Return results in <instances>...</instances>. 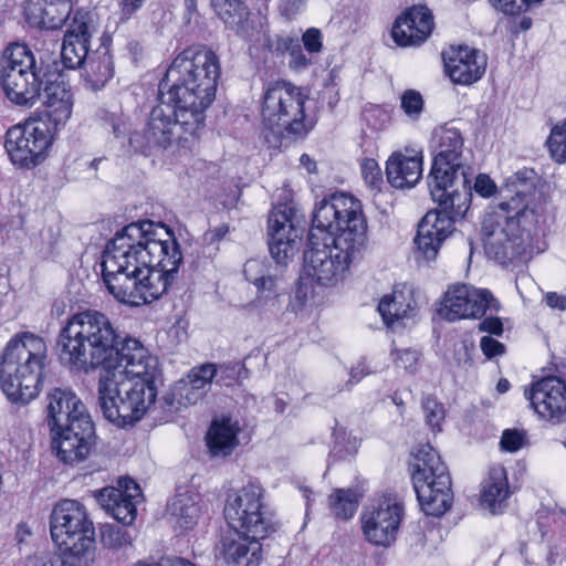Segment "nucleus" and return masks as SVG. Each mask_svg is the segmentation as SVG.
I'll use <instances>...</instances> for the list:
<instances>
[{
	"label": "nucleus",
	"mask_w": 566,
	"mask_h": 566,
	"mask_svg": "<svg viewBox=\"0 0 566 566\" xmlns=\"http://www.w3.org/2000/svg\"><path fill=\"white\" fill-rule=\"evenodd\" d=\"M263 499L264 490L256 481L230 493L224 516L231 528L251 538H264L272 527V515Z\"/></svg>",
	"instance_id": "obj_13"
},
{
	"label": "nucleus",
	"mask_w": 566,
	"mask_h": 566,
	"mask_svg": "<svg viewBox=\"0 0 566 566\" xmlns=\"http://www.w3.org/2000/svg\"><path fill=\"white\" fill-rule=\"evenodd\" d=\"M405 506L397 494L386 492L374 499L361 516L366 539L378 546H389L396 541Z\"/></svg>",
	"instance_id": "obj_14"
},
{
	"label": "nucleus",
	"mask_w": 566,
	"mask_h": 566,
	"mask_svg": "<svg viewBox=\"0 0 566 566\" xmlns=\"http://www.w3.org/2000/svg\"><path fill=\"white\" fill-rule=\"evenodd\" d=\"M176 387L184 407L195 405L203 397L202 391H196L193 387L186 382V380L178 381Z\"/></svg>",
	"instance_id": "obj_53"
},
{
	"label": "nucleus",
	"mask_w": 566,
	"mask_h": 566,
	"mask_svg": "<svg viewBox=\"0 0 566 566\" xmlns=\"http://www.w3.org/2000/svg\"><path fill=\"white\" fill-rule=\"evenodd\" d=\"M242 373L247 374V369L241 364H227L217 367V382L224 386H230L234 380L242 376Z\"/></svg>",
	"instance_id": "obj_49"
},
{
	"label": "nucleus",
	"mask_w": 566,
	"mask_h": 566,
	"mask_svg": "<svg viewBox=\"0 0 566 566\" xmlns=\"http://www.w3.org/2000/svg\"><path fill=\"white\" fill-rule=\"evenodd\" d=\"M525 441V436L518 430L507 429L503 432L501 438V448L509 452H515L520 450Z\"/></svg>",
	"instance_id": "obj_51"
},
{
	"label": "nucleus",
	"mask_w": 566,
	"mask_h": 566,
	"mask_svg": "<svg viewBox=\"0 0 566 566\" xmlns=\"http://www.w3.org/2000/svg\"><path fill=\"white\" fill-rule=\"evenodd\" d=\"M535 224L499 209L489 213L482 222L486 255L503 265L513 263L526 252Z\"/></svg>",
	"instance_id": "obj_11"
},
{
	"label": "nucleus",
	"mask_w": 566,
	"mask_h": 566,
	"mask_svg": "<svg viewBox=\"0 0 566 566\" xmlns=\"http://www.w3.org/2000/svg\"><path fill=\"white\" fill-rule=\"evenodd\" d=\"M509 494L510 490L504 468L492 469L484 482L482 504L486 505L492 513H496L502 509V504L506 501Z\"/></svg>",
	"instance_id": "obj_36"
},
{
	"label": "nucleus",
	"mask_w": 566,
	"mask_h": 566,
	"mask_svg": "<svg viewBox=\"0 0 566 566\" xmlns=\"http://www.w3.org/2000/svg\"><path fill=\"white\" fill-rule=\"evenodd\" d=\"M211 6L228 28L245 38L252 35L254 25L250 11L241 0H212Z\"/></svg>",
	"instance_id": "obj_31"
},
{
	"label": "nucleus",
	"mask_w": 566,
	"mask_h": 566,
	"mask_svg": "<svg viewBox=\"0 0 566 566\" xmlns=\"http://www.w3.org/2000/svg\"><path fill=\"white\" fill-rule=\"evenodd\" d=\"M316 232L326 233L325 240L344 239L365 248L367 221L360 200L346 192L324 197L313 211L310 240H314Z\"/></svg>",
	"instance_id": "obj_7"
},
{
	"label": "nucleus",
	"mask_w": 566,
	"mask_h": 566,
	"mask_svg": "<svg viewBox=\"0 0 566 566\" xmlns=\"http://www.w3.org/2000/svg\"><path fill=\"white\" fill-rule=\"evenodd\" d=\"M65 560L62 556L52 553H41L29 557L27 566H78L74 558Z\"/></svg>",
	"instance_id": "obj_47"
},
{
	"label": "nucleus",
	"mask_w": 566,
	"mask_h": 566,
	"mask_svg": "<svg viewBox=\"0 0 566 566\" xmlns=\"http://www.w3.org/2000/svg\"><path fill=\"white\" fill-rule=\"evenodd\" d=\"M474 190L482 197H490L495 192L496 186L489 176L480 174L475 178Z\"/></svg>",
	"instance_id": "obj_56"
},
{
	"label": "nucleus",
	"mask_w": 566,
	"mask_h": 566,
	"mask_svg": "<svg viewBox=\"0 0 566 566\" xmlns=\"http://www.w3.org/2000/svg\"><path fill=\"white\" fill-rule=\"evenodd\" d=\"M479 329L494 335H502L503 323L499 317L489 316L479 324Z\"/></svg>",
	"instance_id": "obj_58"
},
{
	"label": "nucleus",
	"mask_w": 566,
	"mask_h": 566,
	"mask_svg": "<svg viewBox=\"0 0 566 566\" xmlns=\"http://www.w3.org/2000/svg\"><path fill=\"white\" fill-rule=\"evenodd\" d=\"M452 217L440 209L429 211L418 224L416 244L423 258L434 260L439 249L454 231Z\"/></svg>",
	"instance_id": "obj_25"
},
{
	"label": "nucleus",
	"mask_w": 566,
	"mask_h": 566,
	"mask_svg": "<svg viewBox=\"0 0 566 566\" xmlns=\"http://www.w3.org/2000/svg\"><path fill=\"white\" fill-rule=\"evenodd\" d=\"M525 396L539 418L553 424L566 422V382L562 378L544 377Z\"/></svg>",
	"instance_id": "obj_20"
},
{
	"label": "nucleus",
	"mask_w": 566,
	"mask_h": 566,
	"mask_svg": "<svg viewBox=\"0 0 566 566\" xmlns=\"http://www.w3.org/2000/svg\"><path fill=\"white\" fill-rule=\"evenodd\" d=\"M386 175L388 182L397 188H411L422 176V156L392 154L387 160Z\"/></svg>",
	"instance_id": "obj_28"
},
{
	"label": "nucleus",
	"mask_w": 566,
	"mask_h": 566,
	"mask_svg": "<svg viewBox=\"0 0 566 566\" xmlns=\"http://www.w3.org/2000/svg\"><path fill=\"white\" fill-rule=\"evenodd\" d=\"M546 304L551 308H556L559 311L566 310V296L562 294H557L555 292H549L545 295Z\"/></svg>",
	"instance_id": "obj_61"
},
{
	"label": "nucleus",
	"mask_w": 566,
	"mask_h": 566,
	"mask_svg": "<svg viewBox=\"0 0 566 566\" xmlns=\"http://www.w3.org/2000/svg\"><path fill=\"white\" fill-rule=\"evenodd\" d=\"M361 172L366 182L371 186H376L380 180L377 163L373 159H368L363 164Z\"/></svg>",
	"instance_id": "obj_57"
},
{
	"label": "nucleus",
	"mask_w": 566,
	"mask_h": 566,
	"mask_svg": "<svg viewBox=\"0 0 566 566\" xmlns=\"http://www.w3.org/2000/svg\"><path fill=\"white\" fill-rule=\"evenodd\" d=\"M446 72L455 84L471 85L479 81L486 69V55L474 48L451 46L443 52Z\"/></svg>",
	"instance_id": "obj_22"
},
{
	"label": "nucleus",
	"mask_w": 566,
	"mask_h": 566,
	"mask_svg": "<svg viewBox=\"0 0 566 566\" xmlns=\"http://www.w3.org/2000/svg\"><path fill=\"white\" fill-rule=\"evenodd\" d=\"M51 65L36 64L33 53L21 44L8 46L3 53L1 84L7 97L19 106L31 107L39 98L44 76Z\"/></svg>",
	"instance_id": "obj_10"
},
{
	"label": "nucleus",
	"mask_w": 566,
	"mask_h": 566,
	"mask_svg": "<svg viewBox=\"0 0 566 566\" xmlns=\"http://www.w3.org/2000/svg\"><path fill=\"white\" fill-rule=\"evenodd\" d=\"M394 361L398 368H402L409 373L417 369L419 353L415 349H395L391 352Z\"/></svg>",
	"instance_id": "obj_46"
},
{
	"label": "nucleus",
	"mask_w": 566,
	"mask_h": 566,
	"mask_svg": "<svg viewBox=\"0 0 566 566\" xmlns=\"http://www.w3.org/2000/svg\"><path fill=\"white\" fill-rule=\"evenodd\" d=\"M99 541L104 548L118 552L132 547L134 536L126 528L105 524L101 527Z\"/></svg>",
	"instance_id": "obj_38"
},
{
	"label": "nucleus",
	"mask_w": 566,
	"mask_h": 566,
	"mask_svg": "<svg viewBox=\"0 0 566 566\" xmlns=\"http://www.w3.org/2000/svg\"><path fill=\"white\" fill-rule=\"evenodd\" d=\"M378 311L387 326L406 325L405 321L413 317L416 312L411 291L395 290L391 294L385 295L378 304Z\"/></svg>",
	"instance_id": "obj_30"
},
{
	"label": "nucleus",
	"mask_w": 566,
	"mask_h": 566,
	"mask_svg": "<svg viewBox=\"0 0 566 566\" xmlns=\"http://www.w3.org/2000/svg\"><path fill=\"white\" fill-rule=\"evenodd\" d=\"M471 176L472 171L467 170L438 180L428 177L433 201L438 202L439 209L451 216L453 221L463 218L469 209L472 197Z\"/></svg>",
	"instance_id": "obj_19"
},
{
	"label": "nucleus",
	"mask_w": 566,
	"mask_h": 566,
	"mask_svg": "<svg viewBox=\"0 0 566 566\" xmlns=\"http://www.w3.org/2000/svg\"><path fill=\"white\" fill-rule=\"evenodd\" d=\"M88 45L90 43H86L85 40L73 41L64 39L61 48V57L64 66L67 69L82 66L91 54L88 53Z\"/></svg>",
	"instance_id": "obj_39"
},
{
	"label": "nucleus",
	"mask_w": 566,
	"mask_h": 566,
	"mask_svg": "<svg viewBox=\"0 0 566 566\" xmlns=\"http://www.w3.org/2000/svg\"><path fill=\"white\" fill-rule=\"evenodd\" d=\"M306 0H281L280 8L287 18L295 15L305 4Z\"/></svg>",
	"instance_id": "obj_59"
},
{
	"label": "nucleus",
	"mask_w": 566,
	"mask_h": 566,
	"mask_svg": "<svg viewBox=\"0 0 566 566\" xmlns=\"http://www.w3.org/2000/svg\"><path fill=\"white\" fill-rule=\"evenodd\" d=\"M101 506L123 525H132L137 515L136 504L142 497L139 485L130 478L118 481V488L108 486L95 493Z\"/></svg>",
	"instance_id": "obj_21"
},
{
	"label": "nucleus",
	"mask_w": 566,
	"mask_h": 566,
	"mask_svg": "<svg viewBox=\"0 0 566 566\" xmlns=\"http://www.w3.org/2000/svg\"><path fill=\"white\" fill-rule=\"evenodd\" d=\"M500 311L499 301L489 290L476 289L465 284L450 287L438 314L450 322L462 318H476Z\"/></svg>",
	"instance_id": "obj_16"
},
{
	"label": "nucleus",
	"mask_w": 566,
	"mask_h": 566,
	"mask_svg": "<svg viewBox=\"0 0 566 566\" xmlns=\"http://www.w3.org/2000/svg\"><path fill=\"white\" fill-rule=\"evenodd\" d=\"M547 145L551 156L556 161H566V120L552 128Z\"/></svg>",
	"instance_id": "obj_43"
},
{
	"label": "nucleus",
	"mask_w": 566,
	"mask_h": 566,
	"mask_svg": "<svg viewBox=\"0 0 566 566\" xmlns=\"http://www.w3.org/2000/svg\"><path fill=\"white\" fill-rule=\"evenodd\" d=\"M83 78L88 88H103L114 75L113 56L107 48H101L87 56L83 64Z\"/></svg>",
	"instance_id": "obj_33"
},
{
	"label": "nucleus",
	"mask_w": 566,
	"mask_h": 566,
	"mask_svg": "<svg viewBox=\"0 0 566 566\" xmlns=\"http://www.w3.org/2000/svg\"><path fill=\"white\" fill-rule=\"evenodd\" d=\"M306 98L300 87L287 82L273 83L265 90L261 116L270 132L268 142L274 147L289 146L312 129L313 122L306 118L304 111Z\"/></svg>",
	"instance_id": "obj_6"
},
{
	"label": "nucleus",
	"mask_w": 566,
	"mask_h": 566,
	"mask_svg": "<svg viewBox=\"0 0 566 566\" xmlns=\"http://www.w3.org/2000/svg\"><path fill=\"white\" fill-rule=\"evenodd\" d=\"M46 421L50 429L61 428L88 416L82 400L67 388H53L46 395Z\"/></svg>",
	"instance_id": "obj_26"
},
{
	"label": "nucleus",
	"mask_w": 566,
	"mask_h": 566,
	"mask_svg": "<svg viewBox=\"0 0 566 566\" xmlns=\"http://www.w3.org/2000/svg\"><path fill=\"white\" fill-rule=\"evenodd\" d=\"M277 49L290 52V65L294 69H303L308 64V60L303 54L300 42L292 36H283L277 42Z\"/></svg>",
	"instance_id": "obj_44"
},
{
	"label": "nucleus",
	"mask_w": 566,
	"mask_h": 566,
	"mask_svg": "<svg viewBox=\"0 0 566 566\" xmlns=\"http://www.w3.org/2000/svg\"><path fill=\"white\" fill-rule=\"evenodd\" d=\"M72 9V0H29L24 12L31 25L57 29L67 20Z\"/></svg>",
	"instance_id": "obj_27"
},
{
	"label": "nucleus",
	"mask_w": 566,
	"mask_h": 566,
	"mask_svg": "<svg viewBox=\"0 0 566 566\" xmlns=\"http://www.w3.org/2000/svg\"><path fill=\"white\" fill-rule=\"evenodd\" d=\"M144 3V0H123L122 10L123 14L126 17L132 15L136 10H138Z\"/></svg>",
	"instance_id": "obj_62"
},
{
	"label": "nucleus",
	"mask_w": 566,
	"mask_h": 566,
	"mask_svg": "<svg viewBox=\"0 0 566 566\" xmlns=\"http://www.w3.org/2000/svg\"><path fill=\"white\" fill-rule=\"evenodd\" d=\"M159 402L166 412H178L184 408L176 384L161 396Z\"/></svg>",
	"instance_id": "obj_52"
},
{
	"label": "nucleus",
	"mask_w": 566,
	"mask_h": 566,
	"mask_svg": "<svg viewBox=\"0 0 566 566\" xmlns=\"http://www.w3.org/2000/svg\"><path fill=\"white\" fill-rule=\"evenodd\" d=\"M480 347L486 358L491 359L504 354V345L491 336H483L480 340Z\"/></svg>",
	"instance_id": "obj_55"
},
{
	"label": "nucleus",
	"mask_w": 566,
	"mask_h": 566,
	"mask_svg": "<svg viewBox=\"0 0 566 566\" xmlns=\"http://www.w3.org/2000/svg\"><path fill=\"white\" fill-rule=\"evenodd\" d=\"M433 161L428 177L434 180L451 174L471 170L463 163V138L460 130L448 125L436 128L431 137Z\"/></svg>",
	"instance_id": "obj_17"
},
{
	"label": "nucleus",
	"mask_w": 566,
	"mask_h": 566,
	"mask_svg": "<svg viewBox=\"0 0 566 566\" xmlns=\"http://www.w3.org/2000/svg\"><path fill=\"white\" fill-rule=\"evenodd\" d=\"M526 186H516V189H506L513 193L511 198L499 205V210H503L515 217L522 218L525 223H537L536 214V186L533 189H525Z\"/></svg>",
	"instance_id": "obj_35"
},
{
	"label": "nucleus",
	"mask_w": 566,
	"mask_h": 566,
	"mask_svg": "<svg viewBox=\"0 0 566 566\" xmlns=\"http://www.w3.org/2000/svg\"><path fill=\"white\" fill-rule=\"evenodd\" d=\"M302 42L310 53H317L322 50V33L318 29L311 28L305 31Z\"/></svg>",
	"instance_id": "obj_54"
},
{
	"label": "nucleus",
	"mask_w": 566,
	"mask_h": 566,
	"mask_svg": "<svg viewBox=\"0 0 566 566\" xmlns=\"http://www.w3.org/2000/svg\"><path fill=\"white\" fill-rule=\"evenodd\" d=\"M239 427L229 418L212 421L207 433V446L214 457L230 454L238 446Z\"/></svg>",
	"instance_id": "obj_34"
},
{
	"label": "nucleus",
	"mask_w": 566,
	"mask_h": 566,
	"mask_svg": "<svg viewBox=\"0 0 566 566\" xmlns=\"http://www.w3.org/2000/svg\"><path fill=\"white\" fill-rule=\"evenodd\" d=\"M48 365V346L43 337L20 332L10 338L0 354V388L18 405L35 399Z\"/></svg>",
	"instance_id": "obj_4"
},
{
	"label": "nucleus",
	"mask_w": 566,
	"mask_h": 566,
	"mask_svg": "<svg viewBox=\"0 0 566 566\" xmlns=\"http://www.w3.org/2000/svg\"><path fill=\"white\" fill-rule=\"evenodd\" d=\"M370 371L365 367L363 363L358 364L350 370L349 379L345 385V388L349 390L355 384L359 382Z\"/></svg>",
	"instance_id": "obj_60"
},
{
	"label": "nucleus",
	"mask_w": 566,
	"mask_h": 566,
	"mask_svg": "<svg viewBox=\"0 0 566 566\" xmlns=\"http://www.w3.org/2000/svg\"><path fill=\"white\" fill-rule=\"evenodd\" d=\"M52 446L64 463H77L87 458L95 443L91 416H85L61 428L52 429Z\"/></svg>",
	"instance_id": "obj_18"
},
{
	"label": "nucleus",
	"mask_w": 566,
	"mask_h": 566,
	"mask_svg": "<svg viewBox=\"0 0 566 566\" xmlns=\"http://www.w3.org/2000/svg\"><path fill=\"white\" fill-rule=\"evenodd\" d=\"M202 510L201 497L190 492L177 494L168 506L170 517L181 531L192 530L202 516Z\"/></svg>",
	"instance_id": "obj_32"
},
{
	"label": "nucleus",
	"mask_w": 566,
	"mask_h": 566,
	"mask_svg": "<svg viewBox=\"0 0 566 566\" xmlns=\"http://www.w3.org/2000/svg\"><path fill=\"white\" fill-rule=\"evenodd\" d=\"M216 376L217 366L214 364H205L191 369L186 382L193 387L196 391H202L205 396Z\"/></svg>",
	"instance_id": "obj_42"
},
{
	"label": "nucleus",
	"mask_w": 566,
	"mask_h": 566,
	"mask_svg": "<svg viewBox=\"0 0 566 566\" xmlns=\"http://www.w3.org/2000/svg\"><path fill=\"white\" fill-rule=\"evenodd\" d=\"M422 408L427 423L432 429L440 430L441 422L444 419L443 406L439 401H437V399L432 397H427L422 401Z\"/></svg>",
	"instance_id": "obj_45"
},
{
	"label": "nucleus",
	"mask_w": 566,
	"mask_h": 566,
	"mask_svg": "<svg viewBox=\"0 0 566 566\" xmlns=\"http://www.w3.org/2000/svg\"><path fill=\"white\" fill-rule=\"evenodd\" d=\"M537 175L534 169L523 168L507 178L505 188L516 189V186L524 184L525 189H533L536 186Z\"/></svg>",
	"instance_id": "obj_50"
},
{
	"label": "nucleus",
	"mask_w": 566,
	"mask_h": 566,
	"mask_svg": "<svg viewBox=\"0 0 566 566\" xmlns=\"http://www.w3.org/2000/svg\"><path fill=\"white\" fill-rule=\"evenodd\" d=\"M51 143L49 126L43 122L30 120L8 129L4 147L14 165L30 168L44 159Z\"/></svg>",
	"instance_id": "obj_15"
},
{
	"label": "nucleus",
	"mask_w": 566,
	"mask_h": 566,
	"mask_svg": "<svg viewBox=\"0 0 566 566\" xmlns=\"http://www.w3.org/2000/svg\"><path fill=\"white\" fill-rule=\"evenodd\" d=\"M260 539L240 533L235 537H226L222 542L226 562L234 566H258L262 558Z\"/></svg>",
	"instance_id": "obj_29"
},
{
	"label": "nucleus",
	"mask_w": 566,
	"mask_h": 566,
	"mask_svg": "<svg viewBox=\"0 0 566 566\" xmlns=\"http://www.w3.org/2000/svg\"><path fill=\"white\" fill-rule=\"evenodd\" d=\"M358 507V495L352 489H337L329 495V509L338 520H349Z\"/></svg>",
	"instance_id": "obj_37"
},
{
	"label": "nucleus",
	"mask_w": 566,
	"mask_h": 566,
	"mask_svg": "<svg viewBox=\"0 0 566 566\" xmlns=\"http://www.w3.org/2000/svg\"><path fill=\"white\" fill-rule=\"evenodd\" d=\"M181 263L174 232L146 220L115 234L103 252L101 266L109 293L122 303L138 306L167 293Z\"/></svg>",
	"instance_id": "obj_3"
},
{
	"label": "nucleus",
	"mask_w": 566,
	"mask_h": 566,
	"mask_svg": "<svg viewBox=\"0 0 566 566\" xmlns=\"http://www.w3.org/2000/svg\"><path fill=\"white\" fill-rule=\"evenodd\" d=\"M55 352L70 370L103 369L98 403L115 426H134L156 402L157 358L135 338L120 340L102 312L87 310L70 316L57 334Z\"/></svg>",
	"instance_id": "obj_1"
},
{
	"label": "nucleus",
	"mask_w": 566,
	"mask_h": 566,
	"mask_svg": "<svg viewBox=\"0 0 566 566\" xmlns=\"http://www.w3.org/2000/svg\"><path fill=\"white\" fill-rule=\"evenodd\" d=\"M412 482L421 510L441 516L452 504L451 478L447 465L430 444H420L413 457Z\"/></svg>",
	"instance_id": "obj_9"
},
{
	"label": "nucleus",
	"mask_w": 566,
	"mask_h": 566,
	"mask_svg": "<svg viewBox=\"0 0 566 566\" xmlns=\"http://www.w3.org/2000/svg\"><path fill=\"white\" fill-rule=\"evenodd\" d=\"M43 76L45 78L39 99L46 107V116L57 128L65 125L71 117L73 108L72 94L62 80V75L53 65L48 67Z\"/></svg>",
	"instance_id": "obj_23"
},
{
	"label": "nucleus",
	"mask_w": 566,
	"mask_h": 566,
	"mask_svg": "<svg viewBox=\"0 0 566 566\" xmlns=\"http://www.w3.org/2000/svg\"><path fill=\"white\" fill-rule=\"evenodd\" d=\"M433 24V15L427 7L413 6L396 19L391 35L400 46H417L429 38Z\"/></svg>",
	"instance_id": "obj_24"
},
{
	"label": "nucleus",
	"mask_w": 566,
	"mask_h": 566,
	"mask_svg": "<svg viewBox=\"0 0 566 566\" xmlns=\"http://www.w3.org/2000/svg\"><path fill=\"white\" fill-rule=\"evenodd\" d=\"M219 76L220 63L212 50L193 45L180 52L159 83L158 105L143 130L129 135V144L143 153L174 145L190 148L205 126Z\"/></svg>",
	"instance_id": "obj_2"
},
{
	"label": "nucleus",
	"mask_w": 566,
	"mask_h": 566,
	"mask_svg": "<svg viewBox=\"0 0 566 566\" xmlns=\"http://www.w3.org/2000/svg\"><path fill=\"white\" fill-rule=\"evenodd\" d=\"M310 241L311 245L303 255L304 272L322 286H336L342 282L364 251V248L349 244L344 239L324 240L322 244Z\"/></svg>",
	"instance_id": "obj_12"
},
{
	"label": "nucleus",
	"mask_w": 566,
	"mask_h": 566,
	"mask_svg": "<svg viewBox=\"0 0 566 566\" xmlns=\"http://www.w3.org/2000/svg\"><path fill=\"white\" fill-rule=\"evenodd\" d=\"M101 124L104 129L111 132L115 138H125L129 130V120L122 111H107L99 112Z\"/></svg>",
	"instance_id": "obj_40"
},
{
	"label": "nucleus",
	"mask_w": 566,
	"mask_h": 566,
	"mask_svg": "<svg viewBox=\"0 0 566 566\" xmlns=\"http://www.w3.org/2000/svg\"><path fill=\"white\" fill-rule=\"evenodd\" d=\"M229 232L227 224H221L209 232L211 241L221 240Z\"/></svg>",
	"instance_id": "obj_63"
},
{
	"label": "nucleus",
	"mask_w": 566,
	"mask_h": 566,
	"mask_svg": "<svg viewBox=\"0 0 566 566\" xmlns=\"http://www.w3.org/2000/svg\"><path fill=\"white\" fill-rule=\"evenodd\" d=\"M401 108L408 116H419L423 109L422 95L415 90L406 91L401 96Z\"/></svg>",
	"instance_id": "obj_48"
},
{
	"label": "nucleus",
	"mask_w": 566,
	"mask_h": 566,
	"mask_svg": "<svg viewBox=\"0 0 566 566\" xmlns=\"http://www.w3.org/2000/svg\"><path fill=\"white\" fill-rule=\"evenodd\" d=\"M300 223L297 210L291 206L280 205L271 211L269 249L275 265L266 258H253L249 259L243 266L244 277L256 289L258 298L276 297L283 268L300 250Z\"/></svg>",
	"instance_id": "obj_5"
},
{
	"label": "nucleus",
	"mask_w": 566,
	"mask_h": 566,
	"mask_svg": "<svg viewBox=\"0 0 566 566\" xmlns=\"http://www.w3.org/2000/svg\"><path fill=\"white\" fill-rule=\"evenodd\" d=\"M172 560L170 558L161 559L159 562H147V560H140L134 566H172Z\"/></svg>",
	"instance_id": "obj_64"
},
{
	"label": "nucleus",
	"mask_w": 566,
	"mask_h": 566,
	"mask_svg": "<svg viewBox=\"0 0 566 566\" xmlns=\"http://www.w3.org/2000/svg\"><path fill=\"white\" fill-rule=\"evenodd\" d=\"M92 18L91 14L83 10H77L74 13L73 20L70 24L69 30L66 31L64 39L73 40V41H82L85 40L86 43H90L92 32Z\"/></svg>",
	"instance_id": "obj_41"
},
{
	"label": "nucleus",
	"mask_w": 566,
	"mask_h": 566,
	"mask_svg": "<svg viewBox=\"0 0 566 566\" xmlns=\"http://www.w3.org/2000/svg\"><path fill=\"white\" fill-rule=\"evenodd\" d=\"M53 543L78 566H91L96 558L95 530L83 505L74 500L59 502L50 516Z\"/></svg>",
	"instance_id": "obj_8"
}]
</instances>
